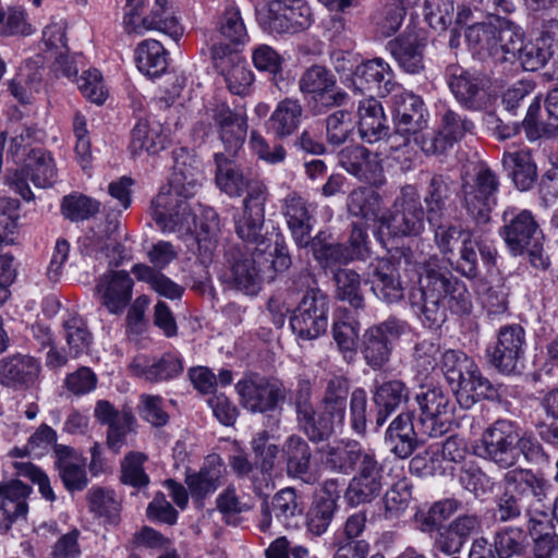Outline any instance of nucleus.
Instances as JSON below:
<instances>
[{"label": "nucleus", "mask_w": 558, "mask_h": 558, "mask_svg": "<svg viewBox=\"0 0 558 558\" xmlns=\"http://www.w3.org/2000/svg\"><path fill=\"white\" fill-rule=\"evenodd\" d=\"M266 186L258 180L246 182V295H256L263 283L271 282L277 272L292 264L284 243L276 242L265 231Z\"/></svg>", "instance_id": "f257e3e1"}, {"label": "nucleus", "mask_w": 558, "mask_h": 558, "mask_svg": "<svg viewBox=\"0 0 558 558\" xmlns=\"http://www.w3.org/2000/svg\"><path fill=\"white\" fill-rule=\"evenodd\" d=\"M412 307L421 312L423 325L439 329L447 320L450 311L456 315H468L472 310L471 294L465 283L449 270L424 268L418 279V288L409 293Z\"/></svg>", "instance_id": "f03ea898"}, {"label": "nucleus", "mask_w": 558, "mask_h": 558, "mask_svg": "<svg viewBox=\"0 0 558 558\" xmlns=\"http://www.w3.org/2000/svg\"><path fill=\"white\" fill-rule=\"evenodd\" d=\"M218 31L222 41L214 44L210 59L214 69L225 78L230 93L244 95V21L241 10L229 2L222 12Z\"/></svg>", "instance_id": "7ed1b4c3"}, {"label": "nucleus", "mask_w": 558, "mask_h": 558, "mask_svg": "<svg viewBox=\"0 0 558 558\" xmlns=\"http://www.w3.org/2000/svg\"><path fill=\"white\" fill-rule=\"evenodd\" d=\"M213 120L226 149L225 153L215 155L217 185L230 196H241L244 186L243 174L232 158L243 145L244 118L228 106L219 105L214 110Z\"/></svg>", "instance_id": "20e7f679"}, {"label": "nucleus", "mask_w": 558, "mask_h": 558, "mask_svg": "<svg viewBox=\"0 0 558 558\" xmlns=\"http://www.w3.org/2000/svg\"><path fill=\"white\" fill-rule=\"evenodd\" d=\"M501 222L498 233L511 255L526 253L533 267L546 269L549 266L541 242L542 230L530 210L508 206L501 214Z\"/></svg>", "instance_id": "39448f33"}, {"label": "nucleus", "mask_w": 558, "mask_h": 558, "mask_svg": "<svg viewBox=\"0 0 558 558\" xmlns=\"http://www.w3.org/2000/svg\"><path fill=\"white\" fill-rule=\"evenodd\" d=\"M311 281L310 275L304 272L293 279V284L300 283L301 288H306L290 315L291 329L302 340L317 339L328 327L329 298L319 288L311 287Z\"/></svg>", "instance_id": "423d86ee"}, {"label": "nucleus", "mask_w": 558, "mask_h": 558, "mask_svg": "<svg viewBox=\"0 0 558 558\" xmlns=\"http://www.w3.org/2000/svg\"><path fill=\"white\" fill-rule=\"evenodd\" d=\"M499 186L497 174L486 166L481 167L472 180L462 179L461 205L477 227H485L492 221Z\"/></svg>", "instance_id": "0eeeda50"}, {"label": "nucleus", "mask_w": 558, "mask_h": 558, "mask_svg": "<svg viewBox=\"0 0 558 558\" xmlns=\"http://www.w3.org/2000/svg\"><path fill=\"white\" fill-rule=\"evenodd\" d=\"M426 210L414 185L401 187L388 214L381 215L380 227L393 236H417L425 230Z\"/></svg>", "instance_id": "6e6552de"}, {"label": "nucleus", "mask_w": 558, "mask_h": 558, "mask_svg": "<svg viewBox=\"0 0 558 558\" xmlns=\"http://www.w3.org/2000/svg\"><path fill=\"white\" fill-rule=\"evenodd\" d=\"M414 400L420 410L423 433L429 437L446 434L454 420L456 404L451 393L438 385L420 386Z\"/></svg>", "instance_id": "1a4fd4ad"}, {"label": "nucleus", "mask_w": 558, "mask_h": 558, "mask_svg": "<svg viewBox=\"0 0 558 558\" xmlns=\"http://www.w3.org/2000/svg\"><path fill=\"white\" fill-rule=\"evenodd\" d=\"M410 330L407 320L395 315L364 330L360 350L373 371H380L390 361L393 344Z\"/></svg>", "instance_id": "9d476101"}, {"label": "nucleus", "mask_w": 558, "mask_h": 558, "mask_svg": "<svg viewBox=\"0 0 558 558\" xmlns=\"http://www.w3.org/2000/svg\"><path fill=\"white\" fill-rule=\"evenodd\" d=\"M517 423L510 420H497L482 434L474 446V453L501 470L513 468L519 462V450L514 448Z\"/></svg>", "instance_id": "9b49d317"}, {"label": "nucleus", "mask_w": 558, "mask_h": 558, "mask_svg": "<svg viewBox=\"0 0 558 558\" xmlns=\"http://www.w3.org/2000/svg\"><path fill=\"white\" fill-rule=\"evenodd\" d=\"M385 484V464L369 448L348 483L344 499L353 507L369 504L380 495Z\"/></svg>", "instance_id": "f8f14e48"}, {"label": "nucleus", "mask_w": 558, "mask_h": 558, "mask_svg": "<svg viewBox=\"0 0 558 558\" xmlns=\"http://www.w3.org/2000/svg\"><path fill=\"white\" fill-rule=\"evenodd\" d=\"M446 80L456 100L465 109L472 111L487 110L495 98L486 88L484 78L458 64L447 66Z\"/></svg>", "instance_id": "ddd939ff"}, {"label": "nucleus", "mask_w": 558, "mask_h": 558, "mask_svg": "<svg viewBox=\"0 0 558 558\" xmlns=\"http://www.w3.org/2000/svg\"><path fill=\"white\" fill-rule=\"evenodd\" d=\"M24 162V168L10 173L8 181L23 199L29 202L34 199V194L27 180L37 187L50 186L56 178V166L51 154L41 148L31 149Z\"/></svg>", "instance_id": "4468645a"}, {"label": "nucleus", "mask_w": 558, "mask_h": 558, "mask_svg": "<svg viewBox=\"0 0 558 558\" xmlns=\"http://www.w3.org/2000/svg\"><path fill=\"white\" fill-rule=\"evenodd\" d=\"M256 20L269 32L294 34L312 25L313 13L310 5L304 2H296L293 5L270 3L268 7L256 8Z\"/></svg>", "instance_id": "2eb2a0df"}, {"label": "nucleus", "mask_w": 558, "mask_h": 558, "mask_svg": "<svg viewBox=\"0 0 558 558\" xmlns=\"http://www.w3.org/2000/svg\"><path fill=\"white\" fill-rule=\"evenodd\" d=\"M525 331L518 324L501 327L496 343L487 349L490 364L500 373L512 375L523 367Z\"/></svg>", "instance_id": "dca6fc26"}, {"label": "nucleus", "mask_w": 558, "mask_h": 558, "mask_svg": "<svg viewBox=\"0 0 558 558\" xmlns=\"http://www.w3.org/2000/svg\"><path fill=\"white\" fill-rule=\"evenodd\" d=\"M427 110L422 98L413 93H401L393 97V124L395 134L389 137L391 142L397 136L402 143L391 148H398L409 144L412 136L417 135L427 126Z\"/></svg>", "instance_id": "f3484780"}, {"label": "nucleus", "mask_w": 558, "mask_h": 558, "mask_svg": "<svg viewBox=\"0 0 558 558\" xmlns=\"http://www.w3.org/2000/svg\"><path fill=\"white\" fill-rule=\"evenodd\" d=\"M393 77L390 65L381 58H374L356 65L352 75L342 83L354 94L375 93L385 97L396 86Z\"/></svg>", "instance_id": "a211bd4d"}, {"label": "nucleus", "mask_w": 558, "mask_h": 558, "mask_svg": "<svg viewBox=\"0 0 558 558\" xmlns=\"http://www.w3.org/2000/svg\"><path fill=\"white\" fill-rule=\"evenodd\" d=\"M272 514L286 529L298 527L304 514L302 497L294 488L286 487L274 495L270 506L267 500H264L260 504V519L257 523L260 532L266 533L270 530Z\"/></svg>", "instance_id": "6ab92c4d"}, {"label": "nucleus", "mask_w": 558, "mask_h": 558, "mask_svg": "<svg viewBox=\"0 0 558 558\" xmlns=\"http://www.w3.org/2000/svg\"><path fill=\"white\" fill-rule=\"evenodd\" d=\"M338 163L349 174L371 185L379 186L385 181L384 167L378 154L363 145L343 147L338 153Z\"/></svg>", "instance_id": "aec40b11"}, {"label": "nucleus", "mask_w": 558, "mask_h": 558, "mask_svg": "<svg viewBox=\"0 0 558 558\" xmlns=\"http://www.w3.org/2000/svg\"><path fill=\"white\" fill-rule=\"evenodd\" d=\"M151 204L154 220L162 231L197 230V215L191 209L187 199L160 193Z\"/></svg>", "instance_id": "412c9836"}, {"label": "nucleus", "mask_w": 558, "mask_h": 558, "mask_svg": "<svg viewBox=\"0 0 558 558\" xmlns=\"http://www.w3.org/2000/svg\"><path fill=\"white\" fill-rule=\"evenodd\" d=\"M288 390L275 377L256 373L246 376V411L266 413L276 410L287 399Z\"/></svg>", "instance_id": "4be33fe9"}, {"label": "nucleus", "mask_w": 558, "mask_h": 558, "mask_svg": "<svg viewBox=\"0 0 558 558\" xmlns=\"http://www.w3.org/2000/svg\"><path fill=\"white\" fill-rule=\"evenodd\" d=\"M368 281L374 295L386 304H396L404 298L399 268L391 258H377L368 265Z\"/></svg>", "instance_id": "5701e85b"}, {"label": "nucleus", "mask_w": 558, "mask_h": 558, "mask_svg": "<svg viewBox=\"0 0 558 558\" xmlns=\"http://www.w3.org/2000/svg\"><path fill=\"white\" fill-rule=\"evenodd\" d=\"M133 279L125 270H110L99 277L95 287L100 303L110 314L124 312L132 300Z\"/></svg>", "instance_id": "b1692460"}, {"label": "nucleus", "mask_w": 558, "mask_h": 558, "mask_svg": "<svg viewBox=\"0 0 558 558\" xmlns=\"http://www.w3.org/2000/svg\"><path fill=\"white\" fill-rule=\"evenodd\" d=\"M501 483L505 492L524 502L530 500L543 501L547 496L548 489L551 487L550 483L542 474L520 466L507 469Z\"/></svg>", "instance_id": "393cba45"}, {"label": "nucleus", "mask_w": 558, "mask_h": 558, "mask_svg": "<svg viewBox=\"0 0 558 558\" xmlns=\"http://www.w3.org/2000/svg\"><path fill=\"white\" fill-rule=\"evenodd\" d=\"M456 193V182L448 174L435 173L429 179L423 202L425 204L426 220L437 221L439 218L450 217V207L454 206L452 196Z\"/></svg>", "instance_id": "a878e982"}, {"label": "nucleus", "mask_w": 558, "mask_h": 558, "mask_svg": "<svg viewBox=\"0 0 558 558\" xmlns=\"http://www.w3.org/2000/svg\"><path fill=\"white\" fill-rule=\"evenodd\" d=\"M372 393V400L376 408L375 423L377 428L384 426L388 417L401 404L407 403L410 397L408 386L400 379L375 381Z\"/></svg>", "instance_id": "bb28decb"}, {"label": "nucleus", "mask_w": 558, "mask_h": 558, "mask_svg": "<svg viewBox=\"0 0 558 558\" xmlns=\"http://www.w3.org/2000/svg\"><path fill=\"white\" fill-rule=\"evenodd\" d=\"M357 118V133L362 142L375 144L388 136L387 118L381 104L375 97L371 96L359 102Z\"/></svg>", "instance_id": "cd10ccee"}, {"label": "nucleus", "mask_w": 558, "mask_h": 558, "mask_svg": "<svg viewBox=\"0 0 558 558\" xmlns=\"http://www.w3.org/2000/svg\"><path fill=\"white\" fill-rule=\"evenodd\" d=\"M385 442L399 459L412 456L421 445L414 429L412 412H401L390 422L385 433Z\"/></svg>", "instance_id": "c85d7f7f"}, {"label": "nucleus", "mask_w": 558, "mask_h": 558, "mask_svg": "<svg viewBox=\"0 0 558 558\" xmlns=\"http://www.w3.org/2000/svg\"><path fill=\"white\" fill-rule=\"evenodd\" d=\"M369 448H364L356 440H340L327 445L322 452L326 469L342 474H352Z\"/></svg>", "instance_id": "c756f323"}, {"label": "nucleus", "mask_w": 558, "mask_h": 558, "mask_svg": "<svg viewBox=\"0 0 558 558\" xmlns=\"http://www.w3.org/2000/svg\"><path fill=\"white\" fill-rule=\"evenodd\" d=\"M350 386L347 378L333 376L327 380L319 402V412L336 426H344Z\"/></svg>", "instance_id": "7c9ffc66"}, {"label": "nucleus", "mask_w": 558, "mask_h": 558, "mask_svg": "<svg viewBox=\"0 0 558 558\" xmlns=\"http://www.w3.org/2000/svg\"><path fill=\"white\" fill-rule=\"evenodd\" d=\"M283 214L295 244L300 248L308 247L314 218L306 201L296 194L287 196Z\"/></svg>", "instance_id": "2f4dec72"}, {"label": "nucleus", "mask_w": 558, "mask_h": 558, "mask_svg": "<svg viewBox=\"0 0 558 558\" xmlns=\"http://www.w3.org/2000/svg\"><path fill=\"white\" fill-rule=\"evenodd\" d=\"M399 66L407 73L417 74L424 70L425 40L417 34L408 33L387 45Z\"/></svg>", "instance_id": "473e14b6"}, {"label": "nucleus", "mask_w": 558, "mask_h": 558, "mask_svg": "<svg viewBox=\"0 0 558 558\" xmlns=\"http://www.w3.org/2000/svg\"><path fill=\"white\" fill-rule=\"evenodd\" d=\"M501 163L520 191L531 190L537 180V167L530 149L505 150Z\"/></svg>", "instance_id": "72a5a7b5"}, {"label": "nucleus", "mask_w": 558, "mask_h": 558, "mask_svg": "<svg viewBox=\"0 0 558 558\" xmlns=\"http://www.w3.org/2000/svg\"><path fill=\"white\" fill-rule=\"evenodd\" d=\"M40 373V364L33 356L15 354L0 363V381L8 387H28Z\"/></svg>", "instance_id": "f704fd0d"}, {"label": "nucleus", "mask_w": 558, "mask_h": 558, "mask_svg": "<svg viewBox=\"0 0 558 558\" xmlns=\"http://www.w3.org/2000/svg\"><path fill=\"white\" fill-rule=\"evenodd\" d=\"M131 367L138 377L149 383L170 380L183 372L182 360L172 352H166L159 357L136 359Z\"/></svg>", "instance_id": "c9c22d12"}, {"label": "nucleus", "mask_w": 558, "mask_h": 558, "mask_svg": "<svg viewBox=\"0 0 558 558\" xmlns=\"http://www.w3.org/2000/svg\"><path fill=\"white\" fill-rule=\"evenodd\" d=\"M287 473L305 484H314L316 474L311 470L312 452L308 444L300 436H290L284 444Z\"/></svg>", "instance_id": "e433bc0d"}, {"label": "nucleus", "mask_w": 558, "mask_h": 558, "mask_svg": "<svg viewBox=\"0 0 558 558\" xmlns=\"http://www.w3.org/2000/svg\"><path fill=\"white\" fill-rule=\"evenodd\" d=\"M223 464L217 454H210L197 473L187 474L185 484L193 498L204 499L220 486Z\"/></svg>", "instance_id": "4c0bfd02"}, {"label": "nucleus", "mask_w": 558, "mask_h": 558, "mask_svg": "<svg viewBox=\"0 0 558 558\" xmlns=\"http://www.w3.org/2000/svg\"><path fill=\"white\" fill-rule=\"evenodd\" d=\"M456 399L463 408H471L477 401L494 400L498 397L495 386L480 371L476 364L469 371L463 384L458 387Z\"/></svg>", "instance_id": "58836bf2"}, {"label": "nucleus", "mask_w": 558, "mask_h": 558, "mask_svg": "<svg viewBox=\"0 0 558 558\" xmlns=\"http://www.w3.org/2000/svg\"><path fill=\"white\" fill-rule=\"evenodd\" d=\"M303 108L298 99L284 98L279 101L267 121V129L277 138L293 134L300 126Z\"/></svg>", "instance_id": "ea45409f"}, {"label": "nucleus", "mask_w": 558, "mask_h": 558, "mask_svg": "<svg viewBox=\"0 0 558 558\" xmlns=\"http://www.w3.org/2000/svg\"><path fill=\"white\" fill-rule=\"evenodd\" d=\"M169 142L161 125H150L146 120H138L131 131L130 150L133 155L147 151L149 155L163 150Z\"/></svg>", "instance_id": "a19ab883"}, {"label": "nucleus", "mask_w": 558, "mask_h": 558, "mask_svg": "<svg viewBox=\"0 0 558 558\" xmlns=\"http://www.w3.org/2000/svg\"><path fill=\"white\" fill-rule=\"evenodd\" d=\"M315 260L324 269L340 268L341 265L350 263L347 245L343 243H333L328 241L325 232H318L310 239V245Z\"/></svg>", "instance_id": "79ce46f5"}, {"label": "nucleus", "mask_w": 558, "mask_h": 558, "mask_svg": "<svg viewBox=\"0 0 558 558\" xmlns=\"http://www.w3.org/2000/svg\"><path fill=\"white\" fill-rule=\"evenodd\" d=\"M347 208L350 215L366 222L376 221L377 219L380 221L383 199L378 193L371 189L357 187L348 195Z\"/></svg>", "instance_id": "37998d69"}, {"label": "nucleus", "mask_w": 558, "mask_h": 558, "mask_svg": "<svg viewBox=\"0 0 558 558\" xmlns=\"http://www.w3.org/2000/svg\"><path fill=\"white\" fill-rule=\"evenodd\" d=\"M135 61L142 73L157 77L167 69V51L158 40H144L135 50Z\"/></svg>", "instance_id": "c03bdc74"}, {"label": "nucleus", "mask_w": 558, "mask_h": 558, "mask_svg": "<svg viewBox=\"0 0 558 558\" xmlns=\"http://www.w3.org/2000/svg\"><path fill=\"white\" fill-rule=\"evenodd\" d=\"M32 487L20 480H11L0 485V500L3 513L13 518H25L28 511L26 502Z\"/></svg>", "instance_id": "a18cd8bd"}, {"label": "nucleus", "mask_w": 558, "mask_h": 558, "mask_svg": "<svg viewBox=\"0 0 558 558\" xmlns=\"http://www.w3.org/2000/svg\"><path fill=\"white\" fill-rule=\"evenodd\" d=\"M143 23L149 29L168 35L173 41H178L183 35V28L167 7V0H154L149 12L143 16Z\"/></svg>", "instance_id": "49530a36"}, {"label": "nucleus", "mask_w": 558, "mask_h": 558, "mask_svg": "<svg viewBox=\"0 0 558 558\" xmlns=\"http://www.w3.org/2000/svg\"><path fill=\"white\" fill-rule=\"evenodd\" d=\"M493 546L499 558L520 557L527 547L526 534L521 527L505 526L498 529L493 537Z\"/></svg>", "instance_id": "de8ad7c7"}, {"label": "nucleus", "mask_w": 558, "mask_h": 558, "mask_svg": "<svg viewBox=\"0 0 558 558\" xmlns=\"http://www.w3.org/2000/svg\"><path fill=\"white\" fill-rule=\"evenodd\" d=\"M475 362L460 350H446L440 355V371L448 384L456 391L463 384V379Z\"/></svg>", "instance_id": "09e8293b"}, {"label": "nucleus", "mask_w": 558, "mask_h": 558, "mask_svg": "<svg viewBox=\"0 0 558 558\" xmlns=\"http://www.w3.org/2000/svg\"><path fill=\"white\" fill-rule=\"evenodd\" d=\"M132 274L137 280L149 283L151 289L167 299L179 300L184 292L183 287L177 284L161 271L148 265L135 264L132 267Z\"/></svg>", "instance_id": "8fccbe9b"}, {"label": "nucleus", "mask_w": 558, "mask_h": 558, "mask_svg": "<svg viewBox=\"0 0 558 558\" xmlns=\"http://www.w3.org/2000/svg\"><path fill=\"white\" fill-rule=\"evenodd\" d=\"M336 295L339 300L348 302L353 308H364L365 300L361 290V276L348 268H338L333 271Z\"/></svg>", "instance_id": "3c124183"}, {"label": "nucleus", "mask_w": 558, "mask_h": 558, "mask_svg": "<svg viewBox=\"0 0 558 558\" xmlns=\"http://www.w3.org/2000/svg\"><path fill=\"white\" fill-rule=\"evenodd\" d=\"M336 76L326 66L313 64L299 78V89L302 94L325 96L336 87Z\"/></svg>", "instance_id": "603ef678"}, {"label": "nucleus", "mask_w": 558, "mask_h": 558, "mask_svg": "<svg viewBox=\"0 0 558 558\" xmlns=\"http://www.w3.org/2000/svg\"><path fill=\"white\" fill-rule=\"evenodd\" d=\"M201 172L184 162L175 161L173 173L170 179L169 194L177 197L189 199L193 197L201 187Z\"/></svg>", "instance_id": "864d4df0"}, {"label": "nucleus", "mask_w": 558, "mask_h": 558, "mask_svg": "<svg viewBox=\"0 0 558 558\" xmlns=\"http://www.w3.org/2000/svg\"><path fill=\"white\" fill-rule=\"evenodd\" d=\"M63 328L70 355L77 357L87 353L93 341V336L84 319L77 315H73L63 322Z\"/></svg>", "instance_id": "5fc2aeb1"}, {"label": "nucleus", "mask_w": 558, "mask_h": 558, "mask_svg": "<svg viewBox=\"0 0 558 558\" xmlns=\"http://www.w3.org/2000/svg\"><path fill=\"white\" fill-rule=\"evenodd\" d=\"M296 421L300 429L313 442L327 440L339 428L320 412L317 414L315 409L299 414Z\"/></svg>", "instance_id": "6e6d98bb"}, {"label": "nucleus", "mask_w": 558, "mask_h": 558, "mask_svg": "<svg viewBox=\"0 0 558 558\" xmlns=\"http://www.w3.org/2000/svg\"><path fill=\"white\" fill-rule=\"evenodd\" d=\"M434 231V240L440 253L445 256L453 255L454 244L463 236H468L471 229H463L449 221V218H439L437 221L427 220ZM450 259V257H448Z\"/></svg>", "instance_id": "4d7b16f0"}, {"label": "nucleus", "mask_w": 558, "mask_h": 558, "mask_svg": "<svg viewBox=\"0 0 558 558\" xmlns=\"http://www.w3.org/2000/svg\"><path fill=\"white\" fill-rule=\"evenodd\" d=\"M497 60L514 63L524 40L522 33L512 25L497 26Z\"/></svg>", "instance_id": "13d9d810"}, {"label": "nucleus", "mask_w": 558, "mask_h": 558, "mask_svg": "<svg viewBox=\"0 0 558 558\" xmlns=\"http://www.w3.org/2000/svg\"><path fill=\"white\" fill-rule=\"evenodd\" d=\"M226 256L227 264L220 276L223 289L241 292L244 288V253L240 247L232 246Z\"/></svg>", "instance_id": "bf43d9fd"}, {"label": "nucleus", "mask_w": 558, "mask_h": 558, "mask_svg": "<svg viewBox=\"0 0 558 558\" xmlns=\"http://www.w3.org/2000/svg\"><path fill=\"white\" fill-rule=\"evenodd\" d=\"M99 202L83 194H70L62 198L61 213L71 221H83L99 211Z\"/></svg>", "instance_id": "052dcab7"}, {"label": "nucleus", "mask_w": 558, "mask_h": 558, "mask_svg": "<svg viewBox=\"0 0 558 558\" xmlns=\"http://www.w3.org/2000/svg\"><path fill=\"white\" fill-rule=\"evenodd\" d=\"M325 125L326 142L333 147L343 145L351 137L354 129L351 112L344 109L330 113L325 120Z\"/></svg>", "instance_id": "680f3d73"}, {"label": "nucleus", "mask_w": 558, "mask_h": 558, "mask_svg": "<svg viewBox=\"0 0 558 558\" xmlns=\"http://www.w3.org/2000/svg\"><path fill=\"white\" fill-rule=\"evenodd\" d=\"M107 425V445L118 453L125 442L126 435L134 430L136 418L129 408H124Z\"/></svg>", "instance_id": "e2e57ef3"}, {"label": "nucleus", "mask_w": 558, "mask_h": 558, "mask_svg": "<svg viewBox=\"0 0 558 558\" xmlns=\"http://www.w3.org/2000/svg\"><path fill=\"white\" fill-rule=\"evenodd\" d=\"M337 504L331 498H317L306 514L307 530L316 536L323 535L335 514Z\"/></svg>", "instance_id": "0e129e2a"}, {"label": "nucleus", "mask_w": 558, "mask_h": 558, "mask_svg": "<svg viewBox=\"0 0 558 558\" xmlns=\"http://www.w3.org/2000/svg\"><path fill=\"white\" fill-rule=\"evenodd\" d=\"M412 498L411 488L405 481L395 483L385 494L384 517L387 520L400 518L408 509Z\"/></svg>", "instance_id": "69168bd1"}, {"label": "nucleus", "mask_w": 558, "mask_h": 558, "mask_svg": "<svg viewBox=\"0 0 558 558\" xmlns=\"http://www.w3.org/2000/svg\"><path fill=\"white\" fill-rule=\"evenodd\" d=\"M497 26L490 23H476L465 31L468 44L477 52L486 51L492 57H497L496 41Z\"/></svg>", "instance_id": "338daca9"}, {"label": "nucleus", "mask_w": 558, "mask_h": 558, "mask_svg": "<svg viewBox=\"0 0 558 558\" xmlns=\"http://www.w3.org/2000/svg\"><path fill=\"white\" fill-rule=\"evenodd\" d=\"M459 482L464 489L476 497L490 494L495 486L493 478L474 463L464 464L461 468Z\"/></svg>", "instance_id": "774afa93"}]
</instances>
